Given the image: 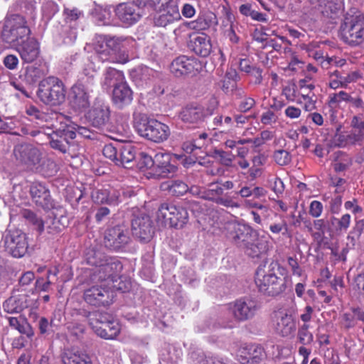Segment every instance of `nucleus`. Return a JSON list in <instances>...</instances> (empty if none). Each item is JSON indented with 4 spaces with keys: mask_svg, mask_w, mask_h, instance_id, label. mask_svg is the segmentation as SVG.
Listing matches in <instances>:
<instances>
[{
    "mask_svg": "<svg viewBox=\"0 0 364 364\" xmlns=\"http://www.w3.org/2000/svg\"><path fill=\"white\" fill-rule=\"evenodd\" d=\"M18 52L24 63H30L38 58L40 53L39 45L35 40L30 39L18 47Z\"/></svg>",
    "mask_w": 364,
    "mask_h": 364,
    "instance_id": "c85d7f7f",
    "label": "nucleus"
},
{
    "mask_svg": "<svg viewBox=\"0 0 364 364\" xmlns=\"http://www.w3.org/2000/svg\"><path fill=\"white\" fill-rule=\"evenodd\" d=\"M29 194L33 203L44 210H50L55 208V201L45 183L32 182L29 186Z\"/></svg>",
    "mask_w": 364,
    "mask_h": 364,
    "instance_id": "9d476101",
    "label": "nucleus"
},
{
    "mask_svg": "<svg viewBox=\"0 0 364 364\" xmlns=\"http://www.w3.org/2000/svg\"><path fill=\"white\" fill-rule=\"evenodd\" d=\"M297 339L303 346L311 345L314 341V336L309 331V325L304 323L301 325L297 332Z\"/></svg>",
    "mask_w": 364,
    "mask_h": 364,
    "instance_id": "864d4df0",
    "label": "nucleus"
},
{
    "mask_svg": "<svg viewBox=\"0 0 364 364\" xmlns=\"http://www.w3.org/2000/svg\"><path fill=\"white\" fill-rule=\"evenodd\" d=\"M206 117L204 107L196 103L187 105L180 112L181 120L188 124H200Z\"/></svg>",
    "mask_w": 364,
    "mask_h": 364,
    "instance_id": "b1692460",
    "label": "nucleus"
},
{
    "mask_svg": "<svg viewBox=\"0 0 364 364\" xmlns=\"http://www.w3.org/2000/svg\"><path fill=\"white\" fill-rule=\"evenodd\" d=\"M181 19L179 11L176 7H169L167 10L157 14L154 19V25L166 27Z\"/></svg>",
    "mask_w": 364,
    "mask_h": 364,
    "instance_id": "2f4dec72",
    "label": "nucleus"
},
{
    "mask_svg": "<svg viewBox=\"0 0 364 364\" xmlns=\"http://www.w3.org/2000/svg\"><path fill=\"white\" fill-rule=\"evenodd\" d=\"M168 190L171 195L179 197L187 193L188 187L182 181H172L168 186Z\"/></svg>",
    "mask_w": 364,
    "mask_h": 364,
    "instance_id": "6e6d98bb",
    "label": "nucleus"
},
{
    "mask_svg": "<svg viewBox=\"0 0 364 364\" xmlns=\"http://www.w3.org/2000/svg\"><path fill=\"white\" fill-rule=\"evenodd\" d=\"M284 269L272 261L267 266H259L255 273V284L260 292L276 296L287 289V278L283 276Z\"/></svg>",
    "mask_w": 364,
    "mask_h": 364,
    "instance_id": "f257e3e1",
    "label": "nucleus"
},
{
    "mask_svg": "<svg viewBox=\"0 0 364 364\" xmlns=\"http://www.w3.org/2000/svg\"><path fill=\"white\" fill-rule=\"evenodd\" d=\"M63 364H92L90 357L85 353L65 350L61 355Z\"/></svg>",
    "mask_w": 364,
    "mask_h": 364,
    "instance_id": "a19ab883",
    "label": "nucleus"
},
{
    "mask_svg": "<svg viewBox=\"0 0 364 364\" xmlns=\"http://www.w3.org/2000/svg\"><path fill=\"white\" fill-rule=\"evenodd\" d=\"M87 119L97 128H102L110 121V109L105 105H95L86 114Z\"/></svg>",
    "mask_w": 364,
    "mask_h": 364,
    "instance_id": "5701e85b",
    "label": "nucleus"
},
{
    "mask_svg": "<svg viewBox=\"0 0 364 364\" xmlns=\"http://www.w3.org/2000/svg\"><path fill=\"white\" fill-rule=\"evenodd\" d=\"M132 100V92H112V103L118 109L128 106Z\"/></svg>",
    "mask_w": 364,
    "mask_h": 364,
    "instance_id": "de8ad7c7",
    "label": "nucleus"
},
{
    "mask_svg": "<svg viewBox=\"0 0 364 364\" xmlns=\"http://www.w3.org/2000/svg\"><path fill=\"white\" fill-rule=\"evenodd\" d=\"M36 96L43 104L53 107L62 104L65 99L64 92H35Z\"/></svg>",
    "mask_w": 364,
    "mask_h": 364,
    "instance_id": "37998d69",
    "label": "nucleus"
},
{
    "mask_svg": "<svg viewBox=\"0 0 364 364\" xmlns=\"http://www.w3.org/2000/svg\"><path fill=\"white\" fill-rule=\"evenodd\" d=\"M122 264L117 258L107 255L97 268L95 269L93 276L98 281L110 278L113 280V277L122 272Z\"/></svg>",
    "mask_w": 364,
    "mask_h": 364,
    "instance_id": "f3484780",
    "label": "nucleus"
},
{
    "mask_svg": "<svg viewBox=\"0 0 364 364\" xmlns=\"http://www.w3.org/2000/svg\"><path fill=\"white\" fill-rule=\"evenodd\" d=\"M314 7H318L326 16L336 15L343 8V0H309Z\"/></svg>",
    "mask_w": 364,
    "mask_h": 364,
    "instance_id": "c756f323",
    "label": "nucleus"
},
{
    "mask_svg": "<svg viewBox=\"0 0 364 364\" xmlns=\"http://www.w3.org/2000/svg\"><path fill=\"white\" fill-rule=\"evenodd\" d=\"M213 157L219 159L220 163L225 166H232L234 155L222 149H215Z\"/></svg>",
    "mask_w": 364,
    "mask_h": 364,
    "instance_id": "bf43d9fd",
    "label": "nucleus"
},
{
    "mask_svg": "<svg viewBox=\"0 0 364 364\" xmlns=\"http://www.w3.org/2000/svg\"><path fill=\"white\" fill-rule=\"evenodd\" d=\"M203 198L227 208L235 205L234 201L228 193H224L223 188L220 186L219 180L208 185V188L203 192Z\"/></svg>",
    "mask_w": 364,
    "mask_h": 364,
    "instance_id": "6ab92c4d",
    "label": "nucleus"
},
{
    "mask_svg": "<svg viewBox=\"0 0 364 364\" xmlns=\"http://www.w3.org/2000/svg\"><path fill=\"white\" fill-rule=\"evenodd\" d=\"M134 128L141 136L156 143L164 142L171 134L168 125L145 114L134 115Z\"/></svg>",
    "mask_w": 364,
    "mask_h": 364,
    "instance_id": "7ed1b4c3",
    "label": "nucleus"
},
{
    "mask_svg": "<svg viewBox=\"0 0 364 364\" xmlns=\"http://www.w3.org/2000/svg\"><path fill=\"white\" fill-rule=\"evenodd\" d=\"M238 74L235 69H229L227 70L225 76L218 83V88L223 90L235 91L236 90H242L240 83L238 82Z\"/></svg>",
    "mask_w": 364,
    "mask_h": 364,
    "instance_id": "c9c22d12",
    "label": "nucleus"
},
{
    "mask_svg": "<svg viewBox=\"0 0 364 364\" xmlns=\"http://www.w3.org/2000/svg\"><path fill=\"white\" fill-rule=\"evenodd\" d=\"M4 245L9 254L14 257L21 258L28 251V237L21 230H10L4 236Z\"/></svg>",
    "mask_w": 364,
    "mask_h": 364,
    "instance_id": "6e6552de",
    "label": "nucleus"
},
{
    "mask_svg": "<svg viewBox=\"0 0 364 364\" xmlns=\"http://www.w3.org/2000/svg\"><path fill=\"white\" fill-rule=\"evenodd\" d=\"M122 194L121 190L112 188L97 189L92 192V198L95 203L117 205L122 201Z\"/></svg>",
    "mask_w": 364,
    "mask_h": 364,
    "instance_id": "aec40b11",
    "label": "nucleus"
},
{
    "mask_svg": "<svg viewBox=\"0 0 364 364\" xmlns=\"http://www.w3.org/2000/svg\"><path fill=\"white\" fill-rule=\"evenodd\" d=\"M136 149L131 144H119V154L116 165L122 166L124 168H129V164L136 157Z\"/></svg>",
    "mask_w": 364,
    "mask_h": 364,
    "instance_id": "473e14b6",
    "label": "nucleus"
},
{
    "mask_svg": "<svg viewBox=\"0 0 364 364\" xmlns=\"http://www.w3.org/2000/svg\"><path fill=\"white\" fill-rule=\"evenodd\" d=\"M117 19L126 26L137 23L143 16V11L134 3H120L114 9Z\"/></svg>",
    "mask_w": 364,
    "mask_h": 364,
    "instance_id": "4468645a",
    "label": "nucleus"
},
{
    "mask_svg": "<svg viewBox=\"0 0 364 364\" xmlns=\"http://www.w3.org/2000/svg\"><path fill=\"white\" fill-rule=\"evenodd\" d=\"M358 321L364 323V309L358 306H351L341 316V326L345 331L355 328Z\"/></svg>",
    "mask_w": 364,
    "mask_h": 364,
    "instance_id": "a878e982",
    "label": "nucleus"
},
{
    "mask_svg": "<svg viewBox=\"0 0 364 364\" xmlns=\"http://www.w3.org/2000/svg\"><path fill=\"white\" fill-rule=\"evenodd\" d=\"M264 357L263 348L257 344H249L242 347L237 353V360L241 364H256Z\"/></svg>",
    "mask_w": 364,
    "mask_h": 364,
    "instance_id": "412c9836",
    "label": "nucleus"
},
{
    "mask_svg": "<svg viewBox=\"0 0 364 364\" xmlns=\"http://www.w3.org/2000/svg\"><path fill=\"white\" fill-rule=\"evenodd\" d=\"M188 219L186 208L181 205L163 203L157 211L156 220L161 226L183 228L188 222Z\"/></svg>",
    "mask_w": 364,
    "mask_h": 364,
    "instance_id": "39448f33",
    "label": "nucleus"
},
{
    "mask_svg": "<svg viewBox=\"0 0 364 364\" xmlns=\"http://www.w3.org/2000/svg\"><path fill=\"white\" fill-rule=\"evenodd\" d=\"M341 37L350 46L360 44L364 40V16H356L341 26Z\"/></svg>",
    "mask_w": 364,
    "mask_h": 364,
    "instance_id": "0eeeda50",
    "label": "nucleus"
},
{
    "mask_svg": "<svg viewBox=\"0 0 364 364\" xmlns=\"http://www.w3.org/2000/svg\"><path fill=\"white\" fill-rule=\"evenodd\" d=\"M188 46L197 55L203 58L208 57L212 51L210 38L203 33L193 37Z\"/></svg>",
    "mask_w": 364,
    "mask_h": 364,
    "instance_id": "cd10ccee",
    "label": "nucleus"
},
{
    "mask_svg": "<svg viewBox=\"0 0 364 364\" xmlns=\"http://www.w3.org/2000/svg\"><path fill=\"white\" fill-rule=\"evenodd\" d=\"M296 92H282L279 95L272 97L269 100V105L271 108L275 110L281 109L285 105L284 99L289 100H294V97H296Z\"/></svg>",
    "mask_w": 364,
    "mask_h": 364,
    "instance_id": "8fccbe9b",
    "label": "nucleus"
},
{
    "mask_svg": "<svg viewBox=\"0 0 364 364\" xmlns=\"http://www.w3.org/2000/svg\"><path fill=\"white\" fill-rule=\"evenodd\" d=\"M269 250V242L264 237L259 236L257 231L253 238L247 244L244 253L251 258H262Z\"/></svg>",
    "mask_w": 364,
    "mask_h": 364,
    "instance_id": "393cba45",
    "label": "nucleus"
},
{
    "mask_svg": "<svg viewBox=\"0 0 364 364\" xmlns=\"http://www.w3.org/2000/svg\"><path fill=\"white\" fill-rule=\"evenodd\" d=\"M113 291L100 286H93L84 292L85 301L95 306H106L113 302Z\"/></svg>",
    "mask_w": 364,
    "mask_h": 364,
    "instance_id": "dca6fc26",
    "label": "nucleus"
},
{
    "mask_svg": "<svg viewBox=\"0 0 364 364\" xmlns=\"http://www.w3.org/2000/svg\"><path fill=\"white\" fill-rule=\"evenodd\" d=\"M131 242L132 237L129 230L123 224L109 228L105 232L104 246L112 252H122L125 251Z\"/></svg>",
    "mask_w": 364,
    "mask_h": 364,
    "instance_id": "423d86ee",
    "label": "nucleus"
},
{
    "mask_svg": "<svg viewBox=\"0 0 364 364\" xmlns=\"http://www.w3.org/2000/svg\"><path fill=\"white\" fill-rule=\"evenodd\" d=\"M228 230V238L234 245L242 251L257 232L250 225L240 223L230 225Z\"/></svg>",
    "mask_w": 364,
    "mask_h": 364,
    "instance_id": "f8f14e48",
    "label": "nucleus"
},
{
    "mask_svg": "<svg viewBox=\"0 0 364 364\" xmlns=\"http://www.w3.org/2000/svg\"><path fill=\"white\" fill-rule=\"evenodd\" d=\"M7 28L19 29L28 28L25 18L19 14H11L6 18L5 24Z\"/></svg>",
    "mask_w": 364,
    "mask_h": 364,
    "instance_id": "5fc2aeb1",
    "label": "nucleus"
},
{
    "mask_svg": "<svg viewBox=\"0 0 364 364\" xmlns=\"http://www.w3.org/2000/svg\"><path fill=\"white\" fill-rule=\"evenodd\" d=\"M350 126L353 130L348 135L346 141L341 140V138H344V136L337 135L335 136V141H340V142L335 144L336 146H343L347 143L355 144L363 140L364 136V119L361 117L354 116L351 119Z\"/></svg>",
    "mask_w": 364,
    "mask_h": 364,
    "instance_id": "4be33fe9",
    "label": "nucleus"
},
{
    "mask_svg": "<svg viewBox=\"0 0 364 364\" xmlns=\"http://www.w3.org/2000/svg\"><path fill=\"white\" fill-rule=\"evenodd\" d=\"M94 331L97 336L105 339H114L120 331L119 325L113 318L111 321L99 326Z\"/></svg>",
    "mask_w": 364,
    "mask_h": 364,
    "instance_id": "e433bc0d",
    "label": "nucleus"
},
{
    "mask_svg": "<svg viewBox=\"0 0 364 364\" xmlns=\"http://www.w3.org/2000/svg\"><path fill=\"white\" fill-rule=\"evenodd\" d=\"M67 122H70V120L66 119V122H61L60 127L53 131L51 135L63 143L68 144L69 148H70L73 140L75 138V131L71 128V124H68Z\"/></svg>",
    "mask_w": 364,
    "mask_h": 364,
    "instance_id": "4c0bfd02",
    "label": "nucleus"
},
{
    "mask_svg": "<svg viewBox=\"0 0 364 364\" xmlns=\"http://www.w3.org/2000/svg\"><path fill=\"white\" fill-rule=\"evenodd\" d=\"M124 40L123 37L97 36L94 42V50L102 62L127 63L129 60V55L121 50Z\"/></svg>",
    "mask_w": 364,
    "mask_h": 364,
    "instance_id": "f03ea898",
    "label": "nucleus"
},
{
    "mask_svg": "<svg viewBox=\"0 0 364 364\" xmlns=\"http://www.w3.org/2000/svg\"><path fill=\"white\" fill-rule=\"evenodd\" d=\"M218 104L219 101L217 97L215 95H210L205 102V105L206 106L205 109V115L208 117L213 114L215 109H217Z\"/></svg>",
    "mask_w": 364,
    "mask_h": 364,
    "instance_id": "774afa93",
    "label": "nucleus"
},
{
    "mask_svg": "<svg viewBox=\"0 0 364 364\" xmlns=\"http://www.w3.org/2000/svg\"><path fill=\"white\" fill-rule=\"evenodd\" d=\"M349 99L348 92H336L331 97L328 104L331 107L335 108L343 101L347 102Z\"/></svg>",
    "mask_w": 364,
    "mask_h": 364,
    "instance_id": "338daca9",
    "label": "nucleus"
},
{
    "mask_svg": "<svg viewBox=\"0 0 364 364\" xmlns=\"http://www.w3.org/2000/svg\"><path fill=\"white\" fill-rule=\"evenodd\" d=\"M46 134L50 136V145L53 149L58 150L59 151L63 154L68 152L70 151L68 144L63 143V141H60L58 139L55 138L49 133Z\"/></svg>",
    "mask_w": 364,
    "mask_h": 364,
    "instance_id": "69168bd1",
    "label": "nucleus"
},
{
    "mask_svg": "<svg viewBox=\"0 0 364 364\" xmlns=\"http://www.w3.org/2000/svg\"><path fill=\"white\" fill-rule=\"evenodd\" d=\"M104 90L112 91H132L127 85L122 72L114 68H108L102 82Z\"/></svg>",
    "mask_w": 364,
    "mask_h": 364,
    "instance_id": "a211bd4d",
    "label": "nucleus"
},
{
    "mask_svg": "<svg viewBox=\"0 0 364 364\" xmlns=\"http://www.w3.org/2000/svg\"><path fill=\"white\" fill-rule=\"evenodd\" d=\"M272 326L275 332L282 336L287 337L296 331V323L291 314L286 310H278L272 316Z\"/></svg>",
    "mask_w": 364,
    "mask_h": 364,
    "instance_id": "ddd939ff",
    "label": "nucleus"
},
{
    "mask_svg": "<svg viewBox=\"0 0 364 364\" xmlns=\"http://www.w3.org/2000/svg\"><path fill=\"white\" fill-rule=\"evenodd\" d=\"M58 326V323L53 318L48 321L46 317H41L38 321V328L41 334L49 333L50 331H53L51 329L53 326Z\"/></svg>",
    "mask_w": 364,
    "mask_h": 364,
    "instance_id": "0e129e2a",
    "label": "nucleus"
},
{
    "mask_svg": "<svg viewBox=\"0 0 364 364\" xmlns=\"http://www.w3.org/2000/svg\"><path fill=\"white\" fill-rule=\"evenodd\" d=\"M28 306L26 295L11 296L6 299L3 307L9 314L19 313Z\"/></svg>",
    "mask_w": 364,
    "mask_h": 364,
    "instance_id": "f704fd0d",
    "label": "nucleus"
},
{
    "mask_svg": "<svg viewBox=\"0 0 364 364\" xmlns=\"http://www.w3.org/2000/svg\"><path fill=\"white\" fill-rule=\"evenodd\" d=\"M67 329L70 335L75 337L76 339H81L85 333L86 327L82 323L72 321L67 324Z\"/></svg>",
    "mask_w": 364,
    "mask_h": 364,
    "instance_id": "4d7b16f0",
    "label": "nucleus"
},
{
    "mask_svg": "<svg viewBox=\"0 0 364 364\" xmlns=\"http://www.w3.org/2000/svg\"><path fill=\"white\" fill-rule=\"evenodd\" d=\"M352 165L351 158L343 153H339L332 164L336 172H342L347 170Z\"/></svg>",
    "mask_w": 364,
    "mask_h": 364,
    "instance_id": "3c124183",
    "label": "nucleus"
},
{
    "mask_svg": "<svg viewBox=\"0 0 364 364\" xmlns=\"http://www.w3.org/2000/svg\"><path fill=\"white\" fill-rule=\"evenodd\" d=\"M82 316L88 319L90 326L93 330L97 328L99 326L103 325L104 323H107L113 318L112 315L98 311L92 312L83 310Z\"/></svg>",
    "mask_w": 364,
    "mask_h": 364,
    "instance_id": "ea45409f",
    "label": "nucleus"
},
{
    "mask_svg": "<svg viewBox=\"0 0 364 364\" xmlns=\"http://www.w3.org/2000/svg\"><path fill=\"white\" fill-rule=\"evenodd\" d=\"M273 158L277 164L279 166H286L291 161L290 153L284 149L276 150L274 152Z\"/></svg>",
    "mask_w": 364,
    "mask_h": 364,
    "instance_id": "052dcab7",
    "label": "nucleus"
},
{
    "mask_svg": "<svg viewBox=\"0 0 364 364\" xmlns=\"http://www.w3.org/2000/svg\"><path fill=\"white\" fill-rule=\"evenodd\" d=\"M176 161L168 153L159 152L155 154V164L151 176L156 178L173 176L176 171Z\"/></svg>",
    "mask_w": 364,
    "mask_h": 364,
    "instance_id": "9b49d317",
    "label": "nucleus"
},
{
    "mask_svg": "<svg viewBox=\"0 0 364 364\" xmlns=\"http://www.w3.org/2000/svg\"><path fill=\"white\" fill-rule=\"evenodd\" d=\"M131 225L133 236L141 242H149L155 234L154 223L151 218L144 213L133 215Z\"/></svg>",
    "mask_w": 364,
    "mask_h": 364,
    "instance_id": "1a4fd4ad",
    "label": "nucleus"
},
{
    "mask_svg": "<svg viewBox=\"0 0 364 364\" xmlns=\"http://www.w3.org/2000/svg\"><path fill=\"white\" fill-rule=\"evenodd\" d=\"M139 165L141 169H146L148 171V173L151 176L152 168H154L155 164V156L151 157L149 154L141 152L139 153Z\"/></svg>",
    "mask_w": 364,
    "mask_h": 364,
    "instance_id": "13d9d810",
    "label": "nucleus"
},
{
    "mask_svg": "<svg viewBox=\"0 0 364 364\" xmlns=\"http://www.w3.org/2000/svg\"><path fill=\"white\" fill-rule=\"evenodd\" d=\"M38 91H43V89L47 91H64L65 87L63 82L58 77L50 76L43 79L39 84Z\"/></svg>",
    "mask_w": 364,
    "mask_h": 364,
    "instance_id": "49530a36",
    "label": "nucleus"
},
{
    "mask_svg": "<svg viewBox=\"0 0 364 364\" xmlns=\"http://www.w3.org/2000/svg\"><path fill=\"white\" fill-rule=\"evenodd\" d=\"M196 61L185 55L176 58L170 65V70L176 77H181L193 73Z\"/></svg>",
    "mask_w": 364,
    "mask_h": 364,
    "instance_id": "bb28decb",
    "label": "nucleus"
},
{
    "mask_svg": "<svg viewBox=\"0 0 364 364\" xmlns=\"http://www.w3.org/2000/svg\"><path fill=\"white\" fill-rule=\"evenodd\" d=\"M22 216L40 233L44 232V220L31 210H23Z\"/></svg>",
    "mask_w": 364,
    "mask_h": 364,
    "instance_id": "09e8293b",
    "label": "nucleus"
},
{
    "mask_svg": "<svg viewBox=\"0 0 364 364\" xmlns=\"http://www.w3.org/2000/svg\"><path fill=\"white\" fill-rule=\"evenodd\" d=\"M355 78V73L342 75L338 70L333 71L330 75L329 86L331 89L336 90L340 87H346L347 84Z\"/></svg>",
    "mask_w": 364,
    "mask_h": 364,
    "instance_id": "c03bdc74",
    "label": "nucleus"
},
{
    "mask_svg": "<svg viewBox=\"0 0 364 364\" xmlns=\"http://www.w3.org/2000/svg\"><path fill=\"white\" fill-rule=\"evenodd\" d=\"M107 255L96 246H90L86 249L84 258L87 264L93 266L95 269L106 258Z\"/></svg>",
    "mask_w": 364,
    "mask_h": 364,
    "instance_id": "79ce46f5",
    "label": "nucleus"
},
{
    "mask_svg": "<svg viewBox=\"0 0 364 364\" xmlns=\"http://www.w3.org/2000/svg\"><path fill=\"white\" fill-rule=\"evenodd\" d=\"M13 154L16 161L27 166H35L39 164L41 159L40 150L28 143L15 145Z\"/></svg>",
    "mask_w": 364,
    "mask_h": 364,
    "instance_id": "2eb2a0df",
    "label": "nucleus"
},
{
    "mask_svg": "<svg viewBox=\"0 0 364 364\" xmlns=\"http://www.w3.org/2000/svg\"><path fill=\"white\" fill-rule=\"evenodd\" d=\"M68 225V220L66 216L61 215L59 218L50 216L44 220V231L54 236L60 234Z\"/></svg>",
    "mask_w": 364,
    "mask_h": 364,
    "instance_id": "7c9ffc66",
    "label": "nucleus"
},
{
    "mask_svg": "<svg viewBox=\"0 0 364 364\" xmlns=\"http://www.w3.org/2000/svg\"><path fill=\"white\" fill-rule=\"evenodd\" d=\"M30 34L29 28H20L19 29L4 26L1 38L3 41L9 44L19 43L21 40Z\"/></svg>",
    "mask_w": 364,
    "mask_h": 364,
    "instance_id": "72a5a7b5",
    "label": "nucleus"
},
{
    "mask_svg": "<svg viewBox=\"0 0 364 364\" xmlns=\"http://www.w3.org/2000/svg\"><path fill=\"white\" fill-rule=\"evenodd\" d=\"M73 94L70 103L75 110L81 111L89 107L90 102L87 92H73Z\"/></svg>",
    "mask_w": 364,
    "mask_h": 364,
    "instance_id": "a18cd8bd",
    "label": "nucleus"
},
{
    "mask_svg": "<svg viewBox=\"0 0 364 364\" xmlns=\"http://www.w3.org/2000/svg\"><path fill=\"white\" fill-rule=\"evenodd\" d=\"M260 303L255 299L244 296L230 304V310L234 319L221 321L223 328H233L237 322H244L255 316L260 309Z\"/></svg>",
    "mask_w": 364,
    "mask_h": 364,
    "instance_id": "20e7f679",
    "label": "nucleus"
},
{
    "mask_svg": "<svg viewBox=\"0 0 364 364\" xmlns=\"http://www.w3.org/2000/svg\"><path fill=\"white\" fill-rule=\"evenodd\" d=\"M195 364H222L223 363L218 358L210 354L200 353L196 355Z\"/></svg>",
    "mask_w": 364,
    "mask_h": 364,
    "instance_id": "680f3d73",
    "label": "nucleus"
},
{
    "mask_svg": "<svg viewBox=\"0 0 364 364\" xmlns=\"http://www.w3.org/2000/svg\"><path fill=\"white\" fill-rule=\"evenodd\" d=\"M119 144L118 143L116 145L113 144H106L102 150L103 155L114 162L116 164L117 159L118 158L117 154H119Z\"/></svg>",
    "mask_w": 364,
    "mask_h": 364,
    "instance_id": "e2e57ef3",
    "label": "nucleus"
},
{
    "mask_svg": "<svg viewBox=\"0 0 364 364\" xmlns=\"http://www.w3.org/2000/svg\"><path fill=\"white\" fill-rule=\"evenodd\" d=\"M215 24H217V18L213 13H207L199 16L196 20L188 23V26L191 29L197 31L207 30Z\"/></svg>",
    "mask_w": 364,
    "mask_h": 364,
    "instance_id": "58836bf2",
    "label": "nucleus"
},
{
    "mask_svg": "<svg viewBox=\"0 0 364 364\" xmlns=\"http://www.w3.org/2000/svg\"><path fill=\"white\" fill-rule=\"evenodd\" d=\"M239 68L241 71L245 72L247 73H252L255 77V83H260L262 80V70L253 67L250 64V61L248 59H241L239 63Z\"/></svg>",
    "mask_w": 364,
    "mask_h": 364,
    "instance_id": "603ef678",
    "label": "nucleus"
}]
</instances>
